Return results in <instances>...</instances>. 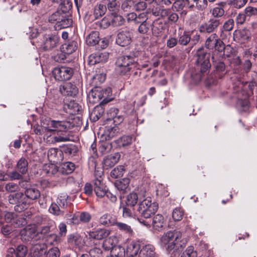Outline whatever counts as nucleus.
Returning a JSON list of instances; mask_svg holds the SVG:
<instances>
[{
	"instance_id": "7ed1b4c3",
	"label": "nucleus",
	"mask_w": 257,
	"mask_h": 257,
	"mask_svg": "<svg viewBox=\"0 0 257 257\" xmlns=\"http://www.w3.org/2000/svg\"><path fill=\"white\" fill-rule=\"evenodd\" d=\"M182 238V233L177 230L169 231L164 233L160 239L162 246L165 247L169 251L177 250L179 246V242Z\"/></svg>"
},
{
	"instance_id": "a878e982",
	"label": "nucleus",
	"mask_w": 257,
	"mask_h": 257,
	"mask_svg": "<svg viewBox=\"0 0 257 257\" xmlns=\"http://www.w3.org/2000/svg\"><path fill=\"white\" fill-rule=\"evenodd\" d=\"M77 43L74 41L64 44L61 47V51L66 54H71L77 49Z\"/></svg>"
},
{
	"instance_id": "37998d69",
	"label": "nucleus",
	"mask_w": 257,
	"mask_h": 257,
	"mask_svg": "<svg viewBox=\"0 0 257 257\" xmlns=\"http://www.w3.org/2000/svg\"><path fill=\"white\" fill-rule=\"evenodd\" d=\"M184 215L183 210L181 208L177 207L172 211V218L175 221H180Z\"/></svg>"
},
{
	"instance_id": "774afa93",
	"label": "nucleus",
	"mask_w": 257,
	"mask_h": 257,
	"mask_svg": "<svg viewBox=\"0 0 257 257\" xmlns=\"http://www.w3.org/2000/svg\"><path fill=\"white\" fill-rule=\"evenodd\" d=\"M59 230V234L62 236H65L67 233L66 225L64 223H60L58 226Z\"/></svg>"
},
{
	"instance_id": "39448f33",
	"label": "nucleus",
	"mask_w": 257,
	"mask_h": 257,
	"mask_svg": "<svg viewBox=\"0 0 257 257\" xmlns=\"http://www.w3.org/2000/svg\"><path fill=\"white\" fill-rule=\"evenodd\" d=\"M9 201L11 204H16L15 210L19 212L27 209L30 204L28 198L22 192H17L10 195L9 196Z\"/></svg>"
},
{
	"instance_id": "f8f14e48",
	"label": "nucleus",
	"mask_w": 257,
	"mask_h": 257,
	"mask_svg": "<svg viewBox=\"0 0 257 257\" xmlns=\"http://www.w3.org/2000/svg\"><path fill=\"white\" fill-rule=\"evenodd\" d=\"M20 234L22 240L26 241H34L40 238L35 226H27L21 230Z\"/></svg>"
},
{
	"instance_id": "79ce46f5",
	"label": "nucleus",
	"mask_w": 257,
	"mask_h": 257,
	"mask_svg": "<svg viewBox=\"0 0 257 257\" xmlns=\"http://www.w3.org/2000/svg\"><path fill=\"white\" fill-rule=\"evenodd\" d=\"M236 106L240 111H246L249 108V101L246 98L239 99L237 100Z\"/></svg>"
},
{
	"instance_id": "680f3d73",
	"label": "nucleus",
	"mask_w": 257,
	"mask_h": 257,
	"mask_svg": "<svg viewBox=\"0 0 257 257\" xmlns=\"http://www.w3.org/2000/svg\"><path fill=\"white\" fill-rule=\"evenodd\" d=\"M239 37L240 41L244 43L250 37V33L249 31L246 30H242L239 32Z\"/></svg>"
},
{
	"instance_id": "49530a36",
	"label": "nucleus",
	"mask_w": 257,
	"mask_h": 257,
	"mask_svg": "<svg viewBox=\"0 0 257 257\" xmlns=\"http://www.w3.org/2000/svg\"><path fill=\"white\" fill-rule=\"evenodd\" d=\"M64 152L66 154L73 156L77 153L78 149L75 145L71 144L64 147Z\"/></svg>"
},
{
	"instance_id": "c756f323",
	"label": "nucleus",
	"mask_w": 257,
	"mask_h": 257,
	"mask_svg": "<svg viewBox=\"0 0 257 257\" xmlns=\"http://www.w3.org/2000/svg\"><path fill=\"white\" fill-rule=\"evenodd\" d=\"M99 33L97 31L92 32L86 39V42L89 46H94L99 41Z\"/></svg>"
},
{
	"instance_id": "2eb2a0df",
	"label": "nucleus",
	"mask_w": 257,
	"mask_h": 257,
	"mask_svg": "<svg viewBox=\"0 0 257 257\" xmlns=\"http://www.w3.org/2000/svg\"><path fill=\"white\" fill-rule=\"evenodd\" d=\"M219 24V20L211 19L207 23L201 24L199 27V31L202 33H210L217 29Z\"/></svg>"
},
{
	"instance_id": "6e6d98bb",
	"label": "nucleus",
	"mask_w": 257,
	"mask_h": 257,
	"mask_svg": "<svg viewBox=\"0 0 257 257\" xmlns=\"http://www.w3.org/2000/svg\"><path fill=\"white\" fill-rule=\"evenodd\" d=\"M91 219V216L89 213L87 212H82L80 213L79 215V220L83 223L89 222Z\"/></svg>"
},
{
	"instance_id": "69168bd1",
	"label": "nucleus",
	"mask_w": 257,
	"mask_h": 257,
	"mask_svg": "<svg viewBox=\"0 0 257 257\" xmlns=\"http://www.w3.org/2000/svg\"><path fill=\"white\" fill-rule=\"evenodd\" d=\"M133 5L132 0H124L121 5V9L125 12L130 11Z\"/></svg>"
},
{
	"instance_id": "a18cd8bd",
	"label": "nucleus",
	"mask_w": 257,
	"mask_h": 257,
	"mask_svg": "<svg viewBox=\"0 0 257 257\" xmlns=\"http://www.w3.org/2000/svg\"><path fill=\"white\" fill-rule=\"evenodd\" d=\"M62 169L63 173L70 174L75 170V165L73 163L66 162L62 164Z\"/></svg>"
},
{
	"instance_id": "cd10ccee",
	"label": "nucleus",
	"mask_w": 257,
	"mask_h": 257,
	"mask_svg": "<svg viewBox=\"0 0 257 257\" xmlns=\"http://www.w3.org/2000/svg\"><path fill=\"white\" fill-rule=\"evenodd\" d=\"M118 132V128L116 126L113 127H106V128L102 135L103 138L110 140L113 138Z\"/></svg>"
},
{
	"instance_id": "aec40b11",
	"label": "nucleus",
	"mask_w": 257,
	"mask_h": 257,
	"mask_svg": "<svg viewBox=\"0 0 257 257\" xmlns=\"http://www.w3.org/2000/svg\"><path fill=\"white\" fill-rule=\"evenodd\" d=\"M110 233V231L105 228L93 229L88 232L89 238L100 240L106 237Z\"/></svg>"
},
{
	"instance_id": "f257e3e1",
	"label": "nucleus",
	"mask_w": 257,
	"mask_h": 257,
	"mask_svg": "<svg viewBox=\"0 0 257 257\" xmlns=\"http://www.w3.org/2000/svg\"><path fill=\"white\" fill-rule=\"evenodd\" d=\"M70 126L68 121L45 119L43 122V127L45 130L44 140L49 144L69 141V138L64 133L67 131Z\"/></svg>"
},
{
	"instance_id": "20e7f679",
	"label": "nucleus",
	"mask_w": 257,
	"mask_h": 257,
	"mask_svg": "<svg viewBox=\"0 0 257 257\" xmlns=\"http://www.w3.org/2000/svg\"><path fill=\"white\" fill-rule=\"evenodd\" d=\"M142 199L143 200L140 201L137 212L142 217L149 218L158 210V205L156 202H152V198L148 195Z\"/></svg>"
},
{
	"instance_id": "1a4fd4ad",
	"label": "nucleus",
	"mask_w": 257,
	"mask_h": 257,
	"mask_svg": "<svg viewBox=\"0 0 257 257\" xmlns=\"http://www.w3.org/2000/svg\"><path fill=\"white\" fill-rule=\"evenodd\" d=\"M110 89L108 88L103 89L100 87H95L92 89L88 94V100L91 103L95 104L99 103L100 100L103 97L108 95Z\"/></svg>"
},
{
	"instance_id": "6ab92c4d",
	"label": "nucleus",
	"mask_w": 257,
	"mask_h": 257,
	"mask_svg": "<svg viewBox=\"0 0 257 257\" xmlns=\"http://www.w3.org/2000/svg\"><path fill=\"white\" fill-rule=\"evenodd\" d=\"M109 56L107 52H101L92 54L89 57V64L90 65H94L98 63L105 62Z\"/></svg>"
},
{
	"instance_id": "a211bd4d",
	"label": "nucleus",
	"mask_w": 257,
	"mask_h": 257,
	"mask_svg": "<svg viewBox=\"0 0 257 257\" xmlns=\"http://www.w3.org/2000/svg\"><path fill=\"white\" fill-rule=\"evenodd\" d=\"M131 42V33L125 30L120 32L117 36L116 43L117 45L124 47L128 45Z\"/></svg>"
},
{
	"instance_id": "a19ab883",
	"label": "nucleus",
	"mask_w": 257,
	"mask_h": 257,
	"mask_svg": "<svg viewBox=\"0 0 257 257\" xmlns=\"http://www.w3.org/2000/svg\"><path fill=\"white\" fill-rule=\"evenodd\" d=\"M112 224L116 225L120 230L124 231L125 233H131L133 232L131 226L125 223L117 222L114 220Z\"/></svg>"
},
{
	"instance_id": "c9c22d12",
	"label": "nucleus",
	"mask_w": 257,
	"mask_h": 257,
	"mask_svg": "<svg viewBox=\"0 0 257 257\" xmlns=\"http://www.w3.org/2000/svg\"><path fill=\"white\" fill-rule=\"evenodd\" d=\"M105 80V75L103 73L96 74L92 78L91 84L95 87L102 83Z\"/></svg>"
},
{
	"instance_id": "c03bdc74",
	"label": "nucleus",
	"mask_w": 257,
	"mask_h": 257,
	"mask_svg": "<svg viewBox=\"0 0 257 257\" xmlns=\"http://www.w3.org/2000/svg\"><path fill=\"white\" fill-rule=\"evenodd\" d=\"M112 149L111 144L108 142H102L99 147V151L102 154L109 153Z\"/></svg>"
},
{
	"instance_id": "e2e57ef3",
	"label": "nucleus",
	"mask_w": 257,
	"mask_h": 257,
	"mask_svg": "<svg viewBox=\"0 0 257 257\" xmlns=\"http://www.w3.org/2000/svg\"><path fill=\"white\" fill-rule=\"evenodd\" d=\"M236 8H241L243 7L247 2V0H228Z\"/></svg>"
},
{
	"instance_id": "f3484780",
	"label": "nucleus",
	"mask_w": 257,
	"mask_h": 257,
	"mask_svg": "<svg viewBox=\"0 0 257 257\" xmlns=\"http://www.w3.org/2000/svg\"><path fill=\"white\" fill-rule=\"evenodd\" d=\"M47 157L50 162L59 164L63 160V153L58 149L51 148L48 151Z\"/></svg>"
},
{
	"instance_id": "e433bc0d",
	"label": "nucleus",
	"mask_w": 257,
	"mask_h": 257,
	"mask_svg": "<svg viewBox=\"0 0 257 257\" xmlns=\"http://www.w3.org/2000/svg\"><path fill=\"white\" fill-rule=\"evenodd\" d=\"M130 183V179L124 178L119 181H116L115 186L119 190L125 191L128 188Z\"/></svg>"
},
{
	"instance_id": "9b49d317",
	"label": "nucleus",
	"mask_w": 257,
	"mask_h": 257,
	"mask_svg": "<svg viewBox=\"0 0 257 257\" xmlns=\"http://www.w3.org/2000/svg\"><path fill=\"white\" fill-rule=\"evenodd\" d=\"M73 71L72 68L62 66L56 67L53 70V75L55 79L58 81H65L69 80L72 77Z\"/></svg>"
},
{
	"instance_id": "f704fd0d",
	"label": "nucleus",
	"mask_w": 257,
	"mask_h": 257,
	"mask_svg": "<svg viewBox=\"0 0 257 257\" xmlns=\"http://www.w3.org/2000/svg\"><path fill=\"white\" fill-rule=\"evenodd\" d=\"M106 11L105 5L99 4L96 6L94 9L93 15L95 19H97L105 14Z\"/></svg>"
},
{
	"instance_id": "0e129e2a",
	"label": "nucleus",
	"mask_w": 257,
	"mask_h": 257,
	"mask_svg": "<svg viewBox=\"0 0 257 257\" xmlns=\"http://www.w3.org/2000/svg\"><path fill=\"white\" fill-rule=\"evenodd\" d=\"M89 255L91 257H102V250L99 248L94 247L90 250Z\"/></svg>"
},
{
	"instance_id": "4d7b16f0",
	"label": "nucleus",
	"mask_w": 257,
	"mask_h": 257,
	"mask_svg": "<svg viewBox=\"0 0 257 257\" xmlns=\"http://www.w3.org/2000/svg\"><path fill=\"white\" fill-rule=\"evenodd\" d=\"M140 23L141 25H140L138 29L139 32L142 34L147 33L149 30L150 24L148 22H144Z\"/></svg>"
},
{
	"instance_id": "473e14b6",
	"label": "nucleus",
	"mask_w": 257,
	"mask_h": 257,
	"mask_svg": "<svg viewBox=\"0 0 257 257\" xmlns=\"http://www.w3.org/2000/svg\"><path fill=\"white\" fill-rule=\"evenodd\" d=\"M25 196L32 200H35L38 198L40 196V192L39 190L35 188H30L26 189L25 191Z\"/></svg>"
},
{
	"instance_id": "f03ea898",
	"label": "nucleus",
	"mask_w": 257,
	"mask_h": 257,
	"mask_svg": "<svg viewBox=\"0 0 257 257\" xmlns=\"http://www.w3.org/2000/svg\"><path fill=\"white\" fill-rule=\"evenodd\" d=\"M127 257H156L155 248L152 244H148L141 247L139 243L135 241L130 242L126 248Z\"/></svg>"
},
{
	"instance_id": "8fccbe9b",
	"label": "nucleus",
	"mask_w": 257,
	"mask_h": 257,
	"mask_svg": "<svg viewBox=\"0 0 257 257\" xmlns=\"http://www.w3.org/2000/svg\"><path fill=\"white\" fill-rule=\"evenodd\" d=\"M181 257H198L197 253L193 246H189L183 252Z\"/></svg>"
},
{
	"instance_id": "4468645a",
	"label": "nucleus",
	"mask_w": 257,
	"mask_h": 257,
	"mask_svg": "<svg viewBox=\"0 0 257 257\" xmlns=\"http://www.w3.org/2000/svg\"><path fill=\"white\" fill-rule=\"evenodd\" d=\"M59 40V38L56 35H46L41 47L44 50H51L57 46Z\"/></svg>"
},
{
	"instance_id": "72a5a7b5",
	"label": "nucleus",
	"mask_w": 257,
	"mask_h": 257,
	"mask_svg": "<svg viewBox=\"0 0 257 257\" xmlns=\"http://www.w3.org/2000/svg\"><path fill=\"white\" fill-rule=\"evenodd\" d=\"M132 143V137L129 136H124L116 141V143L119 148H125Z\"/></svg>"
},
{
	"instance_id": "ea45409f",
	"label": "nucleus",
	"mask_w": 257,
	"mask_h": 257,
	"mask_svg": "<svg viewBox=\"0 0 257 257\" xmlns=\"http://www.w3.org/2000/svg\"><path fill=\"white\" fill-rule=\"evenodd\" d=\"M124 171L125 168L123 166H118L111 171L110 175L112 178H117L122 176Z\"/></svg>"
},
{
	"instance_id": "4c0bfd02",
	"label": "nucleus",
	"mask_w": 257,
	"mask_h": 257,
	"mask_svg": "<svg viewBox=\"0 0 257 257\" xmlns=\"http://www.w3.org/2000/svg\"><path fill=\"white\" fill-rule=\"evenodd\" d=\"M28 162L24 158H21L17 163V169L22 174H25L28 170Z\"/></svg>"
},
{
	"instance_id": "423d86ee",
	"label": "nucleus",
	"mask_w": 257,
	"mask_h": 257,
	"mask_svg": "<svg viewBox=\"0 0 257 257\" xmlns=\"http://www.w3.org/2000/svg\"><path fill=\"white\" fill-rule=\"evenodd\" d=\"M68 196L67 194L62 193L60 194L56 201L51 204L49 208L50 213L55 215H63L68 204Z\"/></svg>"
},
{
	"instance_id": "603ef678",
	"label": "nucleus",
	"mask_w": 257,
	"mask_h": 257,
	"mask_svg": "<svg viewBox=\"0 0 257 257\" xmlns=\"http://www.w3.org/2000/svg\"><path fill=\"white\" fill-rule=\"evenodd\" d=\"M112 252L116 257H124L125 254H126V250L125 251L124 248L119 246L115 247Z\"/></svg>"
},
{
	"instance_id": "7c9ffc66",
	"label": "nucleus",
	"mask_w": 257,
	"mask_h": 257,
	"mask_svg": "<svg viewBox=\"0 0 257 257\" xmlns=\"http://www.w3.org/2000/svg\"><path fill=\"white\" fill-rule=\"evenodd\" d=\"M111 20L112 25L113 26H120L124 22V19L122 16L116 14V11H114V13L110 12V15L109 16Z\"/></svg>"
},
{
	"instance_id": "3c124183",
	"label": "nucleus",
	"mask_w": 257,
	"mask_h": 257,
	"mask_svg": "<svg viewBox=\"0 0 257 257\" xmlns=\"http://www.w3.org/2000/svg\"><path fill=\"white\" fill-rule=\"evenodd\" d=\"M114 220H111L108 214H105L102 215L99 220L100 224L102 225H113Z\"/></svg>"
},
{
	"instance_id": "9d476101",
	"label": "nucleus",
	"mask_w": 257,
	"mask_h": 257,
	"mask_svg": "<svg viewBox=\"0 0 257 257\" xmlns=\"http://www.w3.org/2000/svg\"><path fill=\"white\" fill-rule=\"evenodd\" d=\"M197 59L196 63L200 66L201 73L205 72L210 67L209 62L210 54L205 52L203 49H199L196 53Z\"/></svg>"
},
{
	"instance_id": "dca6fc26",
	"label": "nucleus",
	"mask_w": 257,
	"mask_h": 257,
	"mask_svg": "<svg viewBox=\"0 0 257 257\" xmlns=\"http://www.w3.org/2000/svg\"><path fill=\"white\" fill-rule=\"evenodd\" d=\"M205 46L208 49L215 48L218 51L224 49L222 42L219 40L215 33L212 34L206 40Z\"/></svg>"
},
{
	"instance_id": "412c9836",
	"label": "nucleus",
	"mask_w": 257,
	"mask_h": 257,
	"mask_svg": "<svg viewBox=\"0 0 257 257\" xmlns=\"http://www.w3.org/2000/svg\"><path fill=\"white\" fill-rule=\"evenodd\" d=\"M120 155L116 153L105 157L103 159V167L108 169L114 166L119 161Z\"/></svg>"
},
{
	"instance_id": "6e6552de",
	"label": "nucleus",
	"mask_w": 257,
	"mask_h": 257,
	"mask_svg": "<svg viewBox=\"0 0 257 257\" xmlns=\"http://www.w3.org/2000/svg\"><path fill=\"white\" fill-rule=\"evenodd\" d=\"M136 192H132L129 193L126 198V204L127 206H135L138 202L139 198L141 200L142 198H145L148 193L144 187H140L136 190Z\"/></svg>"
},
{
	"instance_id": "bb28decb",
	"label": "nucleus",
	"mask_w": 257,
	"mask_h": 257,
	"mask_svg": "<svg viewBox=\"0 0 257 257\" xmlns=\"http://www.w3.org/2000/svg\"><path fill=\"white\" fill-rule=\"evenodd\" d=\"M117 243V238L116 236L112 235L104 240L103 246L105 250H110L114 248Z\"/></svg>"
},
{
	"instance_id": "5fc2aeb1",
	"label": "nucleus",
	"mask_w": 257,
	"mask_h": 257,
	"mask_svg": "<svg viewBox=\"0 0 257 257\" xmlns=\"http://www.w3.org/2000/svg\"><path fill=\"white\" fill-rule=\"evenodd\" d=\"M27 252V247L23 245H20L17 248V253L18 257H26ZM28 257H29V255Z\"/></svg>"
},
{
	"instance_id": "c85d7f7f",
	"label": "nucleus",
	"mask_w": 257,
	"mask_h": 257,
	"mask_svg": "<svg viewBox=\"0 0 257 257\" xmlns=\"http://www.w3.org/2000/svg\"><path fill=\"white\" fill-rule=\"evenodd\" d=\"M104 113V109L101 106H96L90 114V118L93 121L98 120Z\"/></svg>"
},
{
	"instance_id": "052dcab7",
	"label": "nucleus",
	"mask_w": 257,
	"mask_h": 257,
	"mask_svg": "<svg viewBox=\"0 0 257 257\" xmlns=\"http://www.w3.org/2000/svg\"><path fill=\"white\" fill-rule=\"evenodd\" d=\"M59 26L62 28H65L71 26L72 24V20L70 18H66L61 20L60 21H58Z\"/></svg>"
},
{
	"instance_id": "09e8293b",
	"label": "nucleus",
	"mask_w": 257,
	"mask_h": 257,
	"mask_svg": "<svg viewBox=\"0 0 257 257\" xmlns=\"http://www.w3.org/2000/svg\"><path fill=\"white\" fill-rule=\"evenodd\" d=\"M60 251L58 247H53L49 249L48 251L45 250L44 257H59Z\"/></svg>"
},
{
	"instance_id": "0eeeda50",
	"label": "nucleus",
	"mask_w": 257,
	"mask_h": 257,
	"mask_svg": "<svg viewBox=\"0 0 257 257\" xmlns=\"http://www.w3.org/2000/svg\"><path fill=\"white\" fill-rule=\"evenodd\" d=\"M135 62V59L131 56H120L116 62V72L120 74H125L130 71L131 67Z\"/></svg>"
},
{
	"instance_id": "393cba45",
	"label": "nucleus",
	"mask_w": 257,
	"mask_h": 257,
	"mask_svg": "<svg viewBox=\"0 0 257 257\" xmlns=\"http://www.w3.org/2000/svg\"><path fill=\"white\" fill-rule=\"evenodd\" d=\"M165 219L163 215L160 214L156 215L153 218L152 226L154 229L160 231L164 226Z\"/></svg>"
},
{
	"instance_id": "2f4dec72",
	"label": "nucleus",
	"mask_w": 257,
	"mask_h": 257,
	"mask_svg": "<svg viewBox=\"0 0 257 257\" xmlns=\"http://www.w3.org/2000/svg\"><path fill=\"white\" fill-rule=\"evenodd\" d=\"M55 164L56 163H51L44 165L43 169V173L48 176L56 174L58 172V168Z\"/></svg>"
},
{
	"instance_id": "5701e85b",
	"label": "nucleus",
	"mask_w": 257,
	"mask_h": 257,
	"mask_svg": "<svg viewBox=\"0 0 257 257\" xmlns=\"http://www.w3.org/2000/svg\"><path fill=\"white\" fill-rule=\"evenodd\" d=\"M60 92L64 95L73 96L77 93V88L71 83H66L60 87Z\"/></svg>"
},
{
	"instance_id": "338daca9",
	"label": "nucleus",
	"mask_w": 257,
	"mask_h": 257,
	"mask_svg": "<svg viewBox=\"0 0 257 257\" xmlns=\"http://www.w3.org/2000/svg\"><path fill=\"white\" fill-rule=\"evenodd\" d=\"M234 26V21L232 19H229L223 25V29L226 31H231Z\"/></svg>"
},
{
	"instance_id": "de8ad7c7",
	"label": "nucleus",
	"mask_w": 257,
	"mask_h": 257,
	"mask_svg": "<svg viewBox=\"0 0 257 257\" xmlns=\"http://www.w3.org/2000/svg\"><path fill=\"white\" fill-rule=\"evenodd\" d=\"M105 5L107 6L108 11L114 13V11H117L118 7L116 0H103Z\"/></svg>"
},
{
	"instance_id": "bf43d9fd",
	"label": "nucleus",
	"mask_w": 257,
	"mask_h": 257,
	"mask_svg": "<svg viewBox=\"0 0 257 257\" xmlns=\"http://www.w3.org/2000/svg\"><path fill=\"white\" fill-rule=\"evenodd\" d=\"M5 188L7 191L9 192H13L17 191L19 189V187L17 184L11 182L7 184Z\"/></svg>"
},
{
	"instance_id": "13d9d810",
	"label": "nucleus",
	"mask_w": 257,
	"mask_h": 257,
	"mask_svg": "<svg viewBox=\"0 0 257 257\" xmlns=\"http://www.w3.org/2000/svg\"><path fill=\"white\" fill-rule=\"evenodd\" d=\"M190 41V36L187 33L184 32L182 35L180 36L178 42L181 45H186Z\"/></svg>"
},
{
	"instance_id": "ddd939ff",
	"label": "nucleus",
	"mask_w": 257,
	"mask_h": 257,
	"mask_svg": "<svg viewBox=\"0 0 257 257\" xmlns=\"http://www.w3.org/2000/svg\"><path fill=\"white\" fill-rule=\"evenodd\" d=\"M97 175V172H95V176L96 177L93 181V188L94 191L97 196L99 197H103L105 196L106 192H107V189L106 187L102 183L101 176L102 172H98Z\"/></svg>"
},
{
	"instance_id": "b1692460",
	"label": "nucleus",
	"mask_w": 257,
	"mask_h": 257,
	"mask_svg": "<svg viewBox=\"0 0 257 257\" xmlns=\"http://www.w3.org/2000/svg\"><path fill=\"white\" fill-rule=\"evenodd\" d=\"M68 241L69 243L77 246L78 248H82L84 244L88 245L86 241L79 234H70L68 237Z\"/></svg>"
},
{
	"instance_id": "58836bf2",
	"label": "nucleus",
	"mask_w": 257,
	"mask_h": 257,
	"mask_svg": "<svg viewBox=\"0 0 257 257\" xmlns=\"http://www.w3.org/2000/svg\"><path fill=\"white\" fill-rule=\"evenodd\" d=\"M175 4L181 10L184 8L193 9L194 7V4H191L190 0H178L175 2Z\"/></svg>"
},
{
	"instance_id": "4be33fe9",
	"label": "nucleus",
	"mask_w": 257,
	"mask_h": 257,
	"mask_svg": "<svg viewBox=\"0 0 257 257\" xmlns=\"http://www.w3.org/2000/svg\"><path fill=\"white\" fill-rule=\"evenodd\" d=\"M45 250L44 244H35L31 248L29 257H44Z\"/></svg>"
},
{
	"instance_id": "864d4df0",
	"label": "nucleus",
	"mask_w": 257,
	"mask_h": 257,
	"mask_svg": "<svg viewBox=\"0 0 257 257\" xmlns=\"http://www.w3.org/2000/svg\"><path fill=\"white\" fill-rule=\"evenodd\" d=\"M224 14V11L223 9L219 5L214 8L212 11V14L214 17H220Z\"/></svg>"
}]
</instances>
